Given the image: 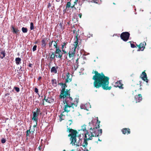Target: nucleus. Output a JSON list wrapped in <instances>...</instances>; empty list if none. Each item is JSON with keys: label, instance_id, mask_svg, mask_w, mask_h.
I'll use <instances>...</instances> for the list:
<instances>
[{"label": "nucleus", "instance_id": "nucleus-1", "mask_svg": "<svg viewBox=\"0 0 151 151\" xmlns=\"http://www.w3.org/2000/svg\"><path fill=\"white\" fill-rule=\"evenodd\" d=\"M92 73L95 74L92 78L93 80L94 81L93 84L94 87L99 88L101 87L103 89L105 90H110L111 89V87L109 86V78L108 77L105 76L102 72L100 73L94 70Z\"/></svg>", "mask_w": 151, "mask_h": 151}, {"label": "nucleus", "instance_id": "nucleus-2", "mask_svg": "<svg viewBox=\"0 0 151 151\" xmlns=\"http://www.w3.org/2000/svg\"><path fill=\"white\" fill-rule=\"evenodd\" d=\"M68 130L67 132L70 133L68 135V137H70V140L71 141L70 144L73 146L76 145L77 146H79L81 145V139H80L79 142L75 143L76 142V137L77 136V134L78 133L77 131L76 130H75L73 129L70 128V127L68 128V126H67Z\"/></svg>", "mask_w": 151, "mask_h": 151}, {"label": "nucleus", "instance_id": "nucleus-3", "mask_svg": "<svg viewBox=\"0 0 151 151\" xmlns=\"http://www.w3.org/2000/svg\"><path fill=\"white\" fill-rule=\"evenodd\" d=\"M100 121L99 120L97 121L95 127L93 129L91 127L90 129L91 130V136L88 138V140H91L95 138L96 137H98L100 136L102 134V129H99L100 127Z\"/></svg>", "mask_w": 151, "mask_h": 151}, {"label": "nucleus", "instance_id": "nucleus-4", "mask_svg": "<svg viewBox=\"0 0 151 151\" xmlns=\"http://www.w3.org/2000/svg\"><path fill=\"white\" fill-rule=\"evenodd\" d=\"M63 103L64 104H66L64 106V111L63 112V113L64 112L68 113L71 110V109L73 110V111L74 106L76 104L73 102V101H69L68 100L65 99L63 101Z\"/></svg>", "mask_w": 151, "mask_h": 151}, {"label": "nucleus", "instance_id": "nucleus-5", "mask_svg": "<svg viewBox=\"0 0 151 151\" xmlns=\"http://www.w3.org/2000/svg\"><path fill=\"white\" fill-rule=\"evenodd\" d=\"M70 89H66V90L61 91L59 96L60 99H63V100H68V99L70 101H72L73 99L70 96Z\"/></svg>", "mask_w": 151, "mask_h": 151}, {"label": "nucleus", "instance_id": "nucleus-6", "mask_svg": "<svg viewBox=\"0 0 151 151\" xmlns=\"http://www.w3.org/2000/svg\"><path fill=\"white\" fill-rule=\"evenodd\" d=\"M130 33L128 32H123L120 35V37L124 41H127L130 36Z\"/></svg>", "mask_w": 151, "mask_h": 151}, {"label": "nucleus", "instance_id": "nucleus-7", "mask_svg": "<svg viewBox=\"0 0 151 151\" xmlns=\"http://www.w3.org/2000/svg\"><path fill=\"white\" fill-rule=\"evenodd\" d=\"M54 52L56 55V57L57 58H60V59H61L63 53L60 49V48L58 49H55V50Z\"/></svg>", "mask_w": 151, "mask_h": 151}, {"label": "nucleus", "instance_id": "nucleus-8", "mask_svg": "<svg viewBox=\"0 0 151 151\" xmlns=\"http://www.w3.org/2000/svg\"><path fill=\"white\" fill-rule=\"evenodd\" d=\"M146 45V43L145 42L141 43L139 45H137V47L139 48L138 51H143L145 48V46Z\"/></svg>", "mask_w": 151, "mask_h": 151}, {"label": "nucleus", "instance_id": "nucleus-9", "mask_svg": "<svg viewBox=\"0 0 151 151\" xmlns=\"http://www.w3.org/2000/svg\"><path fill=\"white\" fill-rule=\"evenodd\" d=\"M76 49L72 48L69 52L68 55L70 58H73L76 54Z\"/></svg>", "mask_w": 151, "mask_h": 151}, {"label": "nucleus", "instance_id": "nucleus-10", "mask_svg": "<svg viewBox=\"0 0 151 151\" xmlns=\"http://www.w3.org/2000/svg\"><path fill=\"white\" fill-rule=\"evenodd\" d=\"M145 71L143 72L141 75L140 77L142 79V80L145 81L147 83L148 82V80L147 76V74L145 73Z\"/></svg>", "mask_w": 151, "mask_h": 151}, {"label": "nucleus", "instance_id": "nucleus-11", "mask_svg": "<svg viewBox=\"0 0 151 151\" xmlns=\"http://www.w3.org/2000/svg\"><path fill=\"white\" fill-rule=\"evenodd\" d=\"M11 30L13 34H15L16 35H18L19 33V30L17 28H15L13 25H11Z\"/></svg>", "mask_w": 151, "mask_h": 151}, {"label": "nucleus", "instance_id": "nucleus-12", "mask_svg": "<svg viewBox=\"0 0 151 151\" xmlns=\"http://www.w3.org/2000/svg\"><path fill=\"white\" fill-rule=\"evenodd\" d=\"M47 38H43L41 41V47L42 48H46V45L47 43L46 40Z\"/></svg>", "mask_w": 151, "mask_h": 151}, {"label": "nucleus", "instance_id": "nucleus-13", "mask_svg": "<svg viewBox=\"0 0 151 151\" xmlns=\"http://www.w3.org/2000/svg\"><path fill=\"white\" fill-rule=\"evenodd\" d=\"M141 82V81H139V84L137 83L134 86V89L135 91H136L139 89L141 90L142 88L141 87L142 86Z\"/></svg>", "mask_w": 151, "mask_h": 151}, {"label": "nucleus", "instance_id": "nucleus-14", "mask_svg": "<svg viewBox=\"0 0 151 151\" xmlns=\"http://www.w3.org/2000/svg\"><path fill=\"white\" fill-rule=\"evenodd\" d=\"M134 99L136 103L140 102L142 99V96L141 94L135 96Z\"/></svg>", "mask_w": 151, "mask_h": 151}, {"label": "nucleus", "instance_id": "nucleus-15", "mask_svg": "<svg viewBox=\"0 0 151 151\" xmlns=\"http://www.w3.org/2000/svg\"><path fill=\"white\" fill-rule=\"evenodd\" d=\"M122 81H117L115 83V86L116 87H118L121 89H123V85L122 83Z\"/></svg>", "mask_w": 151, "mask_h": 151}, {"label": "nucleus", "instance_id": "nucleus-16", "mask_svg": "<svg viewBox=\"0 0 151 151\" xmlns=\"http://www.w3.org/2000/svg\"><path fill=\"white\" fill-rule=\"evenodd\" d=\"M33 117L32 118V119L34 120L35 122H37L39 114L35 111L33 112Z\"/></svg>", "mask_w": 151, "mask_h": 151}, {"label": "nucleus", "instance_id": "nucleus-17", "mask_svg": "<svg viewBox=\"0 0 151 151\" xmlns=\"http://www.w3.org/2000/svg\"><path fill=\"white\" fill-rule=\"evenodd\" d=\"M122 132L123 134H127L130 133V130L129 128H124L122 129Z\"/></svg>", "mask_w": 151, "mask_h": 151}, {"label": "nucleus", "instance_id": "nucleus-18", "mask_svg": "<svg viewBox=\"0 0 151 151\" xmlns=\"http://www.w3.org/2000/svg\"><path fill=\"white\" fill-rule=\"evenodd\" d=\"M66 73V78L65 80V83H67L68 82H70L72 81V78H70V74L69 73Z\"/></svg>", "mask_w": 151, "mask_h": 151}, {"label": "nucleus", "instance_id": "nucleus-19", "mask_svg": "<svg viewBox=\"0 0 151 151\" xmlns=\"http://www.w3.org/2000/svg\"><path fill=\"white\" fill-rule=\"evenodd\" d=\"M87 135H88V137H89V136L90 137V136L89 134H88L86 133L85 135V137H86V138H87ZM86 139H88V138H86ZM83 144H85L84 145H82L83 147H86L87 146L88 143V142H87V139H84V141Z\"/></svg>", "mask_w": 151, "mask_h": 151}, {"label": "nucleus", "instance_id": "nucleus-20", "mask_svg": "<svg viewBox=\"0 0 151 151\" xmlns=\"http://www.w3.org/2000/svg\"><path fill=\"white\" fill-rule=\"evenodd\" d=\"M51 52L52 54L50 56V59L51 61L50 63H51V61H52L54 59L55 60V58L56 57L55 52Z\"/></svg>", "mask_w": 151, "mask_h": 151}, {"label": "nucleus", "instance_id": "nucleus-21", "mask_svg": "<svg viewBox=\"0 0 151 151\" xmlns=\"http://www.w3.org/2000/svg\"><path fill=\"white\" fill-rule=\"evenodd\" d=\"M58 85H62V90L61 91L66 90L65 88L67 86L66 83H58Z\"/></svg>", "mask_w": 151, "mask_h": 151}, {"label": "nucleus", "instance_id": "nucleus-22", "mask_svg": "<svg viewBox=\"0 0 151 151\" xmlns=\"http://www.w3.org/2000/svg\"><path fill=\"white\" fill-rule=\"evenodd\" d=\"M58 68V66L52 67L51 69V73H56L57 72V69Z\"/></svg>", "mask_w": 151, "mask_h": 151}, {"label": "nucleus", "instance_id": "nucleus-23", "mask_svg": "<svg viewBox=\"0 0 151 151\" xmlns=\"http://www.w3.org/2000/svg\"><path fill=\"white\" fill-rule=\"evenodd\" d=\"M54 101V99L51 98L47 97L46 100V102L49 103H51Z\"/></svg>", "mask_w": 151, "mask_h": 151}, {"label": "nucleus", "instance_id": "nucleus-24", "mask_svg": "<svg viewBox=\"0 0 151 151\" xmlns=\"http://www.w3.org/2000/svg\"><path fill=\"white\" fill-rule=\"evenodd\" d=\"M78 39H76V40L74 42V47H73V48H74L75 49H76L77 47L78 46Z\"/></svg>", "mask_w": 151, "mask_h": 151}, {"label": "nucleus", "instance_id": "nucleus-25", "mask_svg": "<svg viewBox=\"0 0 151 151\" xmlns=\"http://www.w3.org/2000/svg\"><path fill=\"white\" fill-rule=\"evenodd\" d=\"M15 61L17 65L21 63V59L19 58H15Z\"/></svg>", "mask_w": 151, "mask_h": 151}, {"label": "nucleus", "instance_id": "nucleus-26", "mask_svg": "<svg viewBox=\"0 0 151 151\" xmlns=\"http://www.w3.org/2000/svg\"><path fill=\"white\" fill-rule=\"evenodd\" d=\"M5 56V52L4 50L1 51L0 55V57L3 59Z\"/></svg>", "mask_w": 151, "mask_h": 151}, {"label": "nucleus", "instance_id": "nucleus-27", "mask_svg": "<svg viewBox=\"0 0 151 151\" xmlns=\"http://www.w3.org/2000/svg\"><path fill=\"white\" fill-rule=\"evenodd\" d=\"M78 98H76L75 99V101H74L73 102L75 103V104H75V105L74 106H75V107H76L77 106V105L78 102Z\"/></svg>", "mask_w": 151, "mask_h": 151}, {"label": "nucleus", "instance_id": "nucleus-28", "mask_svg": "<svg viewBox=\"0 0 151 151\" xmlns=\"http://www.w3.org/2000/svg\"><path fill=\"white\" fill-rule=\"evenodd\" d=\"M53 43V46L54 47H55V49H58L59 48V46H58L57 43L56 42H55V41H54Z\"/></svg>", "mask_w": 151, "mask_h": 151}, {"label": "nucleus", "instance_id": "nucleus-29", "mask_svg": "<svg viewBox=\"0 0 151 151\" xmlns=\"http://www.w3.org/2000/svg\"><path fill=\"white\" fill-rule=\"evenodd\" d=\"M78 0H75V1L74 2V4L71 6V7L72 8H74L75 9H76V8L75 7V6L77 4V2H78Z\"/></svg>", "mask_w": 151, "mask_h": 151}, {"label": "nucleus", "instance_id": "nucleus-30", "mask_svg": "<svg viewBox=\"0 0 151 151\" xmlns=\"http://www.w3.org/2000/svg\"><path fill=\"white\" fill-rule=\"evenodd\" d=\"M82 130H83V131H86L88 133V131L86 130V125H83L82 127V129H81Z\"/></svg>", "mask_w": 151, "mask_h": 151}, {"label": "nucleus", "instance_id": "nucleus-31", "mask_svg": "<svg viewBox=\"0 0 151 151\" xmlns=\"http://www.w3.org/2000/svg\"><path fill=\"white\" fill-rule=\"evenodd\" d=\"M22 30L23 32L24 33H27V29L24 27H22Z\"/></svg>", "mask_w": 151, "mask_h": 151}, {"label": "nucleus", "instance_id": "nucleus-32", "mask_svg": "<svg viewBox=\"0 0 151 151\" xmlns=\"http://www.w3.org/2000/svg\"><path fill=\"white\" fill-rule=\"evenodd\" d=\"M78 31H79V29H78V30H77V31H76V33H75V34H76V36H75V37H76V39H78V35H79V32H78Z\"/></svg>", "mask_w": 151, "mask_h": 151}, {"label": "nucleus", "instance_id": "nucleus-33", "mask_svg": "<svg viewBox=\"0 0 151 151\" xmlns=\"http://www.w3.org/2000/svg\"><path fill=\"white\" fill-rule=\"evenodd\" d=\"M67 42H64L63 43V44L62 45V49L63 50V49H64V47L66 48V45L67 44Z\"/></svg>", "mask_w": 151, "mask_h": 151}, {"label": "nucleus", "instance_id": "nucleus-34", "mask_svg": "<svg viewBox=\"0 0 151 151\" xmlns=\"http://www.w3.org/2000/svg\"><path fill=\"white\" fill-rule=\"evenodd\" d=\"M30 29L31 30L34 29V26L33 22H31L30 24Z\"/></svg>", "mask_w": 151, "mask_h": 151}, {"label": "nucleus", "instance_id": "nucleus-35", "mask_svg": "<svg viewBox=\"0 0 151 151\" xmlns=\"http://www.w3.org/2000/svg\"><path fill=\"white\" fill-rule=\"evenodd\" d=\"M30 130V129L29 130H28L26 131V133L27 137L28 136H29V134H30V133H31Z\"/></svg>", "mask_w": 151, "mask_h": 151}, {"label": "nucleus", "instance_id": "nucleus-36", "mask_svg": "<svg viewBox=\"0 0 151 151\" xmlns=\"http://www.w3.org/2000/svg\"><path fill=\"white\" fill-rule=\"evenodd\" d=\"M71 3L70 1H69L67 2L66 6V8H69L71 7Z\"/></svg>", "mask_w": 151, "mask_h": 151}, {"label": "nucleus", "instance_id": "nucleus-37", "mask_svg": "<svg viewBox=\"0 0 151 151\" xmlns=\"http://www.w3.org/2000/svg\"><path fill=\"white\" fill-rule=\"evenodd\" d=\"M64 116L62 113H61L60 115L59 116V117L60 118V121H61L62 120H63V119L62 118L63 116Z\"/></svg>", "mask_w": 151, "mask_h": 151}, {"label": "nucleus", "instance_id": "nucleus-38", "mask_svg": "<svg viewBox=\"0 0 151 151\" xmlns=\"http://www.w3.org/2000/svg\"><path fill=\"white\" fill-rule=\"evenodd\" d=\"M54 42L53 40H52V41L50 42L49 43V47H51L52 46V45Z\"/></svg>", "mask_w": 151, "mask_h": 151}, {"label": "nucleus", "instance_id": "nucleus-39", "mask_svg": "<svg viewBox=\"0 0 151 151\" xmlns=\"http://www.w3.org/2000/svg\"><path fill=\"white\" fill-rule=\"evenodd\" d=\"M51 82H52V84H54V83H55V84L57 83V81L55 79H52V80Z\"/></svg>", "mask_w": 151, "mask_h": 151}, {"label": "nucleus", "instance_id": "nucleus-40", "mask_svg": "<svg viewBox=\"0 0 151 151\" xmlns=\"http://www.w3.org/2000/svg\"><path fill=\"white\" fill-rule=\"evenodd\" d=\"M96 141H94V142H98V141H101V140H100L99 139V138L98 137H96Z\"/></svg>", "mask_w": 151, "mask_h": 151}, {"label": "nucleus", "instance_id": "nucleus-41", "mask_svg": "<svg viewBox=\"0 0 151 151\" xmlns=\"http://www.w3.org/2000/svg\"><path fill=\"white\" fill-rule=\"evenodd\" d=\"M37 47V46L36 45H35L33 47L32 51H35L36 50V48Z\"/></svg>", "mask_w": 151, "mask_h": 151}, {"label": "nucleus", "instance_id": "nucleus-42", "mask_svg": "<svg viewBox=\"0 0 151 151\" xmlns=\"http://www.w3.org/2000/svg\"><path fill=\"white\" fill-rule=\"evenodd\" d=\"M40 112V109L37 108V110L35 112H36V113H38V114H39V113Z\"/></svg>", "mask_w": 151, "mask_h": 151}, {"label": "nucleus", "instance_id": "nucleus-43", "mask_svg": "<svg viewBox=\"0 0 151 151\" xmlns=\"http://www.w3.org/2000/svg\"><path fill=\"white\" fill-rule=\"evenodd\" d=\"M14 88L15 89V90L17 91V92H19V88L17 87H14Z\"/></svg>", "mask_w": 151, "mask_h": 151}, {"label": "nucleus", "instance_id": "nucleus-44", "mask_svg": "<svg viewBox=\"0 0 151 151\" xmlns=\"http://www.w3.org/2000/svg\"><path fill=\"white\" fill-rule=\"evenodd\" d=\"M6 139H5L3 138L1 140V143H5L6 142Z\"/></svg>", "mask_w": 151, "mask_h": 151}, {"label": "nucleus", "instance_id": "nucleus-45", "mask_svg": "<svg viewBox=\"0 0 151 151\" xmlns=\"http://www.w3.org/2000/svg\"><path fill=\"white\" fill-rule=\"evenodd\" d=\"M35 92L37 93V94H38V90L37 88H35Z\"/></svg>", "mask_w": 151, "mask_h": 151}, {"label": "nucleus", "instance_id": "nucleus-46", "mask_svg": "<svg viewBox=\"0 0 151 151\" xmlns=\"http://www.w3.org/2000/svg\"><path fill=\"white\" fill-rule=\"evenodd\" d=\"M131 47L132 48H134L136 47V46H135V45L134 44L132 43L131 44Z\"/></svg>", "mask_w": 151, "mask_h": 151}, {"label": "nucleus", "instance_id": "nucleus-47", "mask_svg": "<svg viewBox=\"0 0 151 151\" xmlns=\"http://www.w3.org/2000/svg\"><path fill=\"white\" fill-rule=\"evenodd\" d=\"M51 4L50 3H48V5L47 6V7L48 8H50L51 6Z\"/></svg>", "mask_w": 151, "mask_h": 151}, {"label": "nucleus", "instance_id": "nucleus-48", "mask_svg": "<svg viewBox=\"0 0 151 151\" xmlns=\"http://www.w3.org/2000/svg\"><path fill=\"white\" fill-rule=\"evenodd\" d=\"M68 122H70L69 123V125H70L71 124L72 122V120H70L68 121Z\"/></svg>", "mask_w": 151, "mask_h": 151}, {"label": "nucleus", "instance_id": "nucleus-49", "mask_svg": "<svg viewBox=\"0 0 151 151\" xmlns=\"http://www.w3.org/2000/svg\"><path fill=\"white\" fill-rule=\"evenodd\" d=\"M47 98H46V96L45 95H44V98L42 100V101H44L45 100L46 101V99Z\"/></svg>", "mask_w": 151, "mask_h": 151}, {"label": "nucleus", "instance_id": "nucleus-50", "mask_svg": "<svg viewBox=\"0 0 151 151\" xmlns=\"http://www.w3.org/2000/svg\"><path fill=\"white\" fill-rule=\"evenodd\" d=\"M47 98H46V96L45 95H44V98L42 100V101H44L45 100L46 101V99Z\"/></svg>", "mask_w": 151, "mask_h": 151}, {"label": "nucleus", "instance_id": "nucleus-51", "mask_svg": "<svg viewBox=\"0 0 151 151\" xmlns=\"http://www.w3.org/2000/svg\"><path fill=\"white\" fill-rule=\"evenodd\" d=\"M78 15L80 18H81L82 14L81 13H79V14H78Z\"/></svg>", "mask_w": 151, "mask_h": 151}, {"label": "nucleus", "instance_id": "nucleus-52", "mask_svg": "<svg viewBox=\"0 0 151 151\" xmlns=\"http://www.w3.org/2000/svg\"><path fill=\"white\" fill-rule=\"evenodd\" d=\"M62 51H63V52L64 53H67L63 49V50H62Z\"/></svg>", "mask_w": 151, "mask_h": 151}, {"label": "nucleus", "instance_id": "nucleus-53", "mask_svg": "<svg viewBox=\"0 0 151 151\" xmlns=\"http://www.w3.org/2000/svg\"><path fill=\"white\" fill-rule=\"evenodd\" d=\"M42 79V77H41V76H40L38 78V80L39 81H40V80H41V79Z\"/></svg>", "mask_w": 151, "mask_h": 151}, {"label": "nucleus", "instance_id": "nucleus-54", "mask_svg": "<svg viewBox=\"0 0 151 151\" xmlns=\"http://www.w3.org/2000/svg\"><path fill=\"white\" fill-rule=\"evenodd\" d=\"M32 64L30 63L29 64V65H28L30 67H32Z\"/></svg>", "mask_w": 151, "mask_h": 151}, {"label": "nucleus", "instance_id": "nucleus-55", "mask_svg": "<svg viewBox=\"0 0 151 151\" xmlns=\"http://www.w3.org/2000/svg\"><path fill=\"white\" fill-rule=\"evenodd\" d=\"M37 122H36V124H35V125H34L33 126V127H36V126L37 125Z\"/></svg>", "mask_w": 151, "mask_h": 151}, {"label": "nucleus", "instance_id": "nucleus-56", "mask_svg": "<svg viewBox=\"0 0 151 151\" xmlns=\"http://www.w3.org/2000/svg\"><path fill=\"white\" fill-rule=\"evenodd\" d=\"M9 94H10V93H7L5 94V96H7L8 95H9Z\"/></svg>", "mask_w": 151, "mask_h": 151}, {"label": "nucleus", "instance_id": "nucleus-57", "mask_svg": "<svg viewBox=\"0 0 151 151\" xmlns=\"http://www.w3.org/2000/svg\"><path fill=\"white\" fill-rule=\"evenodd\" d=\"M76 31H77V30H73V33L74 34H75L76 33Z\"/></svg>", "mask_w": 151, "mask_h": 151}, {"label": "nucleus", "instance_id": "nucleus-58", "mask_svg": "<svg viewBox=\"0 0 151 151\" xmlns=\"http://www.w3.org/2000/svg\"><path fill=\"white\" fill-rule=\"evenodd\" d=\"M59 42V40L58 39H57L56 41H55V42H56L57 43V44L58 45V43Z\"/></svg>", "mask_w": 151, "mask_h": 151}, {"label": "nucleus", "instance_id": "nucleus-59", "mask_svg": "<svg viewBox=\"0 0 151 151\" xmlns=\"http://www.w3.org/2000/svg\"><path fill=\"white\" fill-rule=\"evenodd\" d=\"M59 26H60V27L61 28L62 27V24L61 23H60L59 24Z\"/></svg>", "mask_w": 151, "mask_h": 151}, {"label": "nucleus", "instance_id": "nucleus-60", "mask_svg": "<svg viewBox=\"0 0 151 151\" xmlns=\"http://www.w3.org/2000/svg\"><path fill=\"white\" fill-rule=\"evenodd\" d=\"M42 101V104L43 105H44V101Z\"/></svg>", "mask_w": 151, "mask_h": 151}, {"label": "nucleus", "instance_id": "nucleus-61", "mask_svg": "<svg viewBox=\"0 0 151 151\" xmlns=\"http://www.w3.org/2000/svg\"><path fill=\"white\" fill-rule=\"evenodd\" d=\"M93 1H94V2H96L97 0H93Z\"/></svg>", "mask_w": 151, "mask_h": 151}, {"label": "nucleus", "instance_id": "nucleus-62", "mask_svg": "<svg viewBox=\"0 0 151 151\" xmlns=\"http://www.w3.org/2000/svg\"><path fill=\"white\" fill-rule=\"evenodd\" d=\"M93 139V141L94 142V141L96 140V138H94V139Z\"/></svg>", "mask_w": 151, "mask_h": 151}, {"label": "nucleus", "instance_id": "nucleus-63", "mask_svg": "<svg viewBox=\"0 0 151 151\" xmlns=\"http://www.w3.org/2000/svg\"><path fill=\"white\" fill-rule=\"evenodd\" d=\"M37 43H38V41H36L35 42V44H37Z\"/></svg>", "mask_w": 151, "mask_h": 151}, {"label": "nucleus", "instance_id": "nucleus-64", "mask_svg": "<svg viewBox=\"0 0 151 151\" xmlns=\"http://www.w3.org/2000/svg\"><path fill=\"white\" fill-rule=\"evenodd\" d=\"M38 148H39V150H40V149H41V147H40V146H39L38 147Z\"/></svg>", "mask_w": 151, "mask_h": 151}]
</instances>
